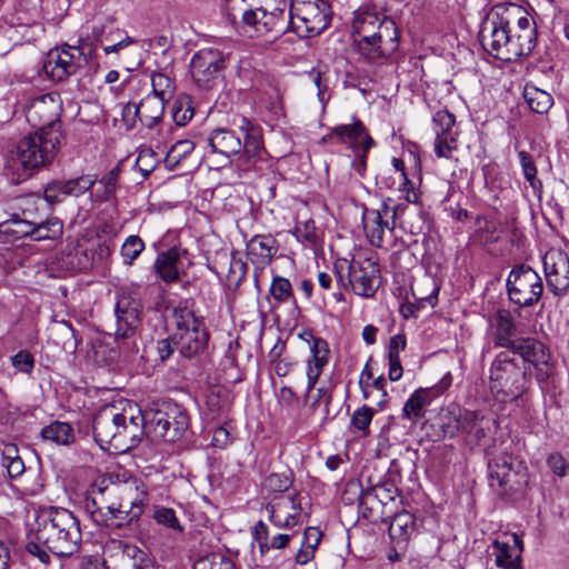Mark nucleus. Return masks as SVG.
I'll return each instance as SVG.
<instances>
[{
  "label": "nucleus",
  "instance_id": "f704fd0d",
  "mask_svg": "<svg viewBox=\"0 0 569 569\" xmlns=\"http://www.w3.org/2000/svg\"><path fill=\"white\" fill-rule=\"evenodd\" d=\"M491 423V419L477 411L466 409L462 417L461 436H465L468 442L480 443L487 437Z\"/></svg>",
  "mask_w": 569,
  "mask_h": 569
},
{
  "label": "nucleus",
  "instance_id": "c03bdc74",
  "mask_svg": "<svg viewBox=\"0 0 569 569\" xmlns=\"http://www.w3.org/2000/svg\"><path fill=\"white\" fill-rule=\"evenodd\" d=\"M411 292L421 305L426 302L435 307L438 301L439 287L433 279L426 277L411 287Z\"/></svg>",
  "mask_w": 569,
  "mask_h": 569
},
{
  "label": "nucleus",
  "instance_id": "dca6fc26",
  "mask_svg": "<svg viewBox=\"0 0 569 569\" xmlns=\"http://www.w3.org/2000/svg\"><path fill=\"white\" fill-rule=\"evenodd\" d=\"M60 102L58 97L48 93L36 98L26 110L28 122L38 128L37 132L49 136V132L60 131Z\"/></svg>",
  "mask_w": 569,
  "mask_h": 569
},
{
  "label": "nucleus",
  "instance_id": "e2e57ef3",
  "mask_svg": "<svg viewBox=\"0 0 569 569\" xmlns=\"http://www.w3.org/2000/svg\"><path fill=\"white\" fill-rule=\"evenodd\" d=\"M153 519L158 525L172 529L178 528V519L173 508L156 507L153 512Z\"/></svg>",
  "mask_w": 569,
  "mask_h": 569
},
{
  "label": "nucleus",
  "instance_id": "49530a36",
  "mask_svg": "<svg viewBox=\"0 0 569 569\" xmlns=\"http://www.w3.org/2000/svg\"><path fill=\"white\" fill-rule=\"evenodd\" d=\"M192 569H236V566L230 557L221 552H212L198 558Z\"/></svg>",
  "mask_w": 569,
  "mask_h": 569
},
{
  "label": "nucleus",
  "instance_id": "1a4fd4ad",
  "mask_svg": "<svg viewBox=\"0 0 569 569\" xmlns=\"http://www.w3.org/2000/svg\"><path fill=\"white\" fill-rule=\"evenodd\" d=\"M94 49L83 41L78 46L62 44L51 49L43 63V70L53 81H62L86 67Z\"/></svg>",
  "mask_w": 569,
  "mask_h": 569
},
{
  "label": "nucleus",
  "instance_id": "de8ad7c7",
  "mask_svg": "<svg viewBox=\"0 0 569 569\" xmlns=\"http://www.w3.org/2000/svg\"><path fill=\"white\" fill-rule=\"evenodd\" d=\"M142 561L141 552L136 547L127 546L114 557L112 569H148Z\"/></svg>",
  "mask_w": 569,
  "mask_h": 569
},
{
  "label": "nucleus",
  "instance_id": "9d476101",
  "mask_svg": "<svg viewBox=\"0 0 569 569\" xmlns=\"http://www.w3.org/2000/svg\"><path fill=\"white\" fill-rule=\"evenodd\" d=\"M490 486L500 495L521 491L528 483L525 463L508 452H502L488 462Z\"/></svg>",
  "mask_w": 569,
  "mask_h": 569
},
{
  "label": "nucleus",
  "instance_id": "ddd939ff",
  "mask_svg": "<svg viewBox=\"0 0 569 569\" xmlns=\"http://www.w3.org/2000/svg\"><path fill=\"white\" fill-rule=\"evenodd\" d=\"M310 351L311 358L308 360V388H307V402L312 409L323 405L325 419L329 416V406L332 400V393L329 388L320 387L317 389L316 395L312 396L311 391L315 388L325 366L329 360V346L328 342L319 337L310 335Z\"/></svg>",
  "mask_w": 569,
  "mask_h": 569
},
{
  "label": "nucleus",
  "instance_id": "13d9d810",
  "mask_svg": "<svg viewBox=\"0 0 569 569\" xmlns=\"http://www.w3.org/2000/svg\"><path fill=\"white\" fill-rule=\"evenodd\" d=\"M375 410L368 406H362L355 410L351 416V426L361 431L365 436L368 435V428L372 421Z\"/></svg>",
  "mask_w": 569,
  "mask_h": 569
},
{
  "label": "nucleus",
  "instance_id": "7c9ffc66",
  "mask_svg": "<svg viewBox=\"0 0 569 569\" xmlns=\"http://www.w3.org/2000/svg\"><path fill=\"white\" fill-rule=\"evenodd\" d=\"M466 409L459 405L451 403L446 408H442L438 416V438L440 439H453L461 436L462 430V417Z\"/></svg>",
  "mask_w": 569,
  "mask_h": 569
},
{
  "label": "nucleus",
  "instance_id": "a19ab883",
  "mask_svg": "<svg viewBox=\"0 0 569 569\" xmlns=\"http://www.w3.org/2000/svg\"><path fill=\"white\" fill-rule=\"evenodd\" d=\"M33 224V222L16 217L0 223V234L3 236L7 241L12 242L26 237L32 239Z\"/></svg>",
  "mask_w": 569,
  "mask_h": 569
},
{
  "label": "nucleus",
  "instance_id": "864d4df0",
  "mask_svg": "<svg viewBox=\"0 0 569 569\" xmlns=\"http://www.w3.org/2000/svg\"><path fill=\"white\" fill-rule=\"evenodd\" d=\"M518 158L526 180L533 189L540 188L541 181L537 178V168L532 156L527 151L520 150L518 152Z\"/></svg>",
  "mask_w": 569,
  "mask_h": 569
},
{
  "label": "nucleus",
  "instance_id": "5701e85b",
  "mask_svg": "<svg viewBox=\"0 0 569 569\" xmlns=\"http://www.w3.org/2000/svg\"><path fill=\"white\" fill-rule=\"evenodd\" d=\"M456 118L448 110H438L432 117V130L436 134L435 153L438 158L449 159L457 149L458 132Z\"/></svg>",
  "mask_w": 569,
  "mask_h": 569
},
{
  "label": "nucleus",
  "instance_id": "0eeeda50",
  "mask_svg": "<svg viewBox=\"0 0 569 569\" xmlns=\"http://www.w3.org/2000/svg\"><path fill=\"white\" fill-rule=\"evenodd\" d=\"M338 284L365 298L372 297L380 284L379 264L371 258H359L348 262L341 260L335 264Z\"/></svg>",
  "mask_w": 569,
  "mask_h": 569
},
{
  "label": "nucleus",
  "instance_id": "423d86ee",
  "mask_svg": "<svg viewBox=\"0 0 569 569\" xmlns=\"http://www.w3.org/2000/svg\"><path fill=\"white\" fill-rule=\"evenodd\" d=\"M489 379L490 390L501 396L502 401L519 399L528 391L531 382L527 369L506 351L493 359Z\"/></svg>",
  "mask_w": 569,
  "mask_h": 569
},
{
  "label": "nucleus",
  "instance_id": "c9c22d12",
  "mask_svg": "<svg viewBox=\"0 0 569 569\" xmlns=\"http://www.w3.org/2000/svg\"><path fill=\"white\" fill-rule=\"evenodd\" d=\"M415 530V516L406 510L396 513L389 525V536L397 545L406 543Z\"/></svg>",
  "mask_w": 569,
  "mask_h": 569
},
{
  "label": "nucleus",
  "instance_id": "20e7f679",
  "mask_svg": "<svg viewBox=\"0 0 569 569\" xmlns=\"http://www.w3.org/2000/svg\"><path fill=\"white\" fill-rule=\"evenodd\" d=\"M144 417L137 405L127 401L122 408L108 405L93 418L94 440L101 449L122 453L138 446L143 436Z\"/></svg>",
  "mask_w": 569,
  "mask_h": 569
},
{
  "label": "nucleus",
  "instance_id": "4d7b16f0",
  "mask_svg": "<svg viewBox=\"0 0 569 569\" xmlns=\"http://www.w3.org/2000/svg\"><path fill=\"white\" fill-rule=\"evenodd\" d=\"M64 182L67 187V193H69L70 197H79L93 187L96 179L92 176L87 174L74 179L64 180Z\"/></svg>",
  "mask_w": 569,
  "mask_h": 569
},
{
  "label": "nucleus",
  "instance_id": "7ed1b4c3",
  "mask_svg": "<svg viewBox=\"0 0 569 569\" xmlns=\"http://www.w3.org/2000/svg\"><path fill=\"white\" fill-rule=\"evenodd\" d=\"M79 520L64 508L50 507L34 515L29 525L26 551L42 563L50 562V553L59 557L72 556L81 545Z\"/></svg>",
  "mask_w": 569,
  "mask_h": 569
},
{
  "label": "nucleus",
  "instance_id": "393cba45",
  "mask_svg": "<svg viewBox=\"0 0 569 569\" xmlns=\"http://www.w3.org/2000/svg\"><path fill=\"white\" fill-rule=\"evenodd\" d=\"M284 20V11L277 9L268 12L262 8L247 10L242 14V22L256 36H266L270 32H280V24Z\"/></svg>",
  "mask_w": 569,
  "mask_h": 569
},
{
  "label": "nucleus",
  "instance_id": "3c124183",
  "mask_svg": "<svg viewBox=\"0 0 569 569\" xmlns=\"http://www.w3.org/2000/svg\"><path fill=\"white\" fill-rule=\"evenodd\" d=\"M144 250V242L139 236H129L122 247H121V257L123 260V263L126 264H132L133 261L141 254V252Z\"/></svg>",
  "mask_w": 569,
  "mask_h": 569
},
{
  "label": "nucleus",
  "instance_id": "39448f33",
  "mask_svg": "<svg viewBox=\"0 0 569 569\" xmlns=\"http://www.w3.org/2000/svg\"><path fill=\"white\" fill-rule=\"evenodd\" d=\"M355 46L370 63H381L398 49L399 33L395 21L375 7H361L352 22Z\"/></svg>",
  "mask_w": 569,
  "mask_h": 569
},
{
  "label": "nucleus",
  "instance_id": "473e14b6",
  "mask_svg": "<svg viewBox=\"0 0 569 569\" xmlns=\"http://www.w3.org/2000/svg\"><path fill=\"white\" fill-rule=\"evenodd\" d=\"M491 423V419L477 411L466 409L462 417L461 436H465L468 442L480 443L487 437Z\"/></svg>",
  "mask_w": 569,
  "mask_h": 569
},
{
  "label": "nucleus",
  "instance_id": "412c9836",
  "mask_svg": "<svg viewBox=\"0 0 569 569\" xmlns=\"http://www.w3.org/2000/svg\"><path fill=\"white\" fill-rule=\"evenodd\" d=\"M451 381V375L447 373L438 385L415 390L403 405L402 418L413 423L423 418L426 408L450 387Z\"/></svg>",
  "mask_w": 569,
  "mask_h": 569
},
{
  "label": "nucleus",
  "instance_id": "e433bc0d",
  "mask_svg": "<svg viewBox=\"0 0 569 569\" xmlns=\"http://www.w3.org/2000/svg\"><path fill=\"white\" fill-rule=\"evenodd\" d=\"M240 129L244 133L242 141L243 156L240 160L246 157L247 161L251 163L254 158L260 157L263 150L261 131L247 119L242 120Z\"/></svg>",
  "mask_w": 569,
  "mask_h": 569
},
{
  "label": "nucleus",
  "instance_id": "ea45409f",
  "mask_svg": "<svg viewBox=\"0 0 569 569\" xmlns=\"http://www.w3.org/2000/svg\"><path fill=\"white\" fill-rule=\"evenodd\" d=\"M348 491H358L359 508L362 509L366 518H375L379 511L381 503L378 502V493L376 492L375 486L367 489L360 488L357 482H349L347 485Z\"/></svg>",
  "mask_w": 569,
  "mask_h": 569
},
{
  "label": "nucleus",
  "instance_id": "bf43d9fd",
  "mask_svg": "<svg viewBox=\"0 0 569 569\" xmlns=\"http://www.w3.org/2000/svg\"><path fill=\"white\" fill-rule=\"evenodd\" d=\"M292 485V479L289 473H271L266 477L263 487L270 492L287 491Z\"/></svg>",
  "mask_w": 569,
  "mask_h": 569
},
{
  "label": "nucleus",
  "instance_id": "58836bf2",
  "mask_svg": "<svg viewBox=\"0 0 569 569\" xmlns=\"http://www.w3.org/2000/svg\"><path fill=\"white\" fill-rule=\"evenodd\" d=\"M322 532L317 527H308L303 531L300 549L296 555L298 565H307L315 558V552L321 541Z\"/></svg>",
  "mask_w": 569,
  "mask_h": 569
},
{
  "label": "nucleus",
  "instance_id": "603ef678",
  "mask_svg": "<svg viewBox=\"0 0 569 569\" xmlns=\"http://www.w3.org/2000/svg\"><path fill=\"white\" fill-rule=\"evenodd\" d=\"M152 93H157L163 98L164 101H170L174 98L176 84L166 74L158 73L151 79Z\"/></svg>",
  "mask_w": 569,
  "mask_h": 569
},
{
  "label": "nucleus",
  "instance_id": "2f4dec72",
  "mask_svg": "<svg viewBox=\"0 0 569 569\" xmlns=\"http://www.w3.org/2000/svg\"><path fill=\"white\" fill-rule=\"evenodd\" d=\"M212 151L229 158L237 154L242 149V140L234 131L218 128L213 130L208 138Z\"/></svg>",
  "mask_w": 569,
  "mask_h": 569
},
{
  "label": "nucleus",
  "instance_id": "774afa93",
  "mask_svg": "<svg viewBox=\"0 0 569 569\" xmlns=\"http://www.w3.org/2000/svg\"><path fill=\"white\" fill-rule=\"evenodd\" d=\"M375 488L376 492L378 493V502L381 503V507L386 506L390 501H393L398 496V489L393 483H378L375 486Z\"/></svg>",
  "mask_w": 569,
  "mask_h": 569
},
{
  "label": "nucleus",
  "instance_id": "37998d69",
  "mask_svg": "<svg viewBox=\"0 0 569 569\" xmlns=\"http://www.w3.org/2000/svg\"><path fill=\"white\" fill-rule=\"evenodd\" d=\"M525 99L530 109L536 113H547L553 104L551 94L536 87L525 88Z\"/></svg>",
  "mask_w": 569,
  "mask_h": 569
},
{
  "label": "nucleus",
  "instance_id": "69168bd1",
  "mask_svg": "<svg viewBox=\"0 0 569 569\" xmlns=\"http://www.w3.org/2000/svg\"><path fill=\"white\" fill-rule=\"evenodd\" d=\"M113 21L111 19H107L106 21H97L92 26V37L97 42L103 44L104 42L112 41V32L107 29H111Z\"/></svg>",
  "mask_w": 569,
  "mask_h": 569
},
{
  "label": "nucleus",
  "instance_id": "b1692460",
  "mask_svg": "<svg viewBox=\"0 0 569 569\" xmlns=\"http://www.w3.org/2000/svg\"><path fill=\"white\" fill-rule=\"evenodd\" d=\"M272 527L291 530L300 522L301 505L293 495L278 496L266 507Z\"/></svg>",
  "mask_w": 569,
  "mask_h": 569
},
{
  "label": "nucleus",
  "instance_id": "cd10ccee",
  "mask_svg": "<svg viewBox=\"0 0 569 569\" xmlns=\"http://www.w3.org/2000/svg\"><path fill=\"white\" fill-rule=\"evenodd\" d=\"M278 242L271 234H256L247 243V254L256 270H263L278 252Z\"/></svg>",
  "mask_w": 569,
  "mask_h": 569
},
{
  "label": "nucleus",
  "instance_id": "6ab92c4d",
  "mask_svg": "<svg viewBox=\"0 0 569 569\" xmlns=\"http://www.w3.org/2000/svg\"><path fill=\"white\" fill-rule=\"evenodd\" d=\"M229 53L208 48L193 54L190 62V74L198 86H206L214 79L224 68Z\"/></svg>",
  "mask_w": 569,
  "mask_h": 569
},
{
  "label": "nucleus",
  "instance_id": "c85d7f7f",
  "mask_svg": "<svg viewBox=\"0 0 569 569\" xmlns=\"http://www.w3.org/2000/svg\"><path fill=\"white\" fill-rule=\"evenodd\" d=\"M169 236H166L159 242V253L154 261V271L160 280L170 283L178 280V248L169 244Z\"/></svg>",
  "mask_w": 569,
  "mask_h": 569
},
{
  "label": "nucleus",
  "instance_id": "6e6d98bb",
  "mask_svg": "<svg viewBox=\"0 0 569 569\" xmlns=\"http://www.w3.org/2000/svg\"><path fill=\"white\" fill-rule=\"evenodd\" d=\"M70 4V0H46V14L57 24L68 14Z\"/></svg>",
  "mask_w": 569,
  "mask_h": 569
},
{
  "label": "nucleus",
  "instance_id": "f8f14e48",
  "mask_svg": "<svg viewBox=\"0 0 569 569\" xmlns=\"http://www.w3.org/2000/svg\"><path fill=\"white\" fill-rule=\"evenodd\" d=\"M208 340L202 316L197 315L193 300L186 299L184 306H180V355L186 358L202 355Z\"/></svg>",
  "mask_w": 569,
  "mask_h": 569
},
{
  "label": "nucleus",
  "instance_id": "09e8293b",
  "mask_svg": "<svg viewBox=\"0 0 569 569\" xmlns=\"http://www.w3.org/2000/svg\"><path fill=\"white\" fill-rule=\"evenodd\" d=\"M296 238L309 246H317L320 241V232L312 219L298 220L293 231Z\"/></svg>",
  "mask_w": 569,
  "mask_h": 569
},
{
  "label": "nucleus",
  "instance_id": "8fccbe9b",
  "mask_svg": "<svg viewBox=\"0 0 569 569\" xmlns=\"http://www.w3.org/2000/svg\"><path fill=\"white\" fill-rule=\"evenodd\" d=\"M270 295L277 303H287L293 300V290L287 278L274 276L270 286Z\"/></svg>",
  "mask_w": 569,
  "mask_h": 569
},
{
  "label": "nucleus",
  "instance_id": "5fc2aeb1",
  "mask_svg": "<svg viewBox=\"0 0 569 569\" xmlns=\"http://www.w3.org/2000/svg\"><path fill=\"white\" fill-rule=\"evenodd\" d=\"M248 271L247 262L242 258L234 254L230 262V269L228 274L229 287L238 289L241 282L244 280Z\"/></svg>",
  "mask_w": 569,
  "mask_h": 569
},
{
  "label": "nucleus",
  "instance_id": "a878e982",
  "mask_svg": "<svg viewBox=\"0 0 569 569\" xmlns=\"http://www.w3.org/2000/svg\"><path fill=\"white\" fill-rule=\"evenodd\" d=\"M505 540L496 539L492 542L496 565L500 569H522L521 552L522 540L517 533L503 535Z\"/></svg>",
  "mask_w": 569,
  "mask_h": 569
},
{
  "label": "nucleus",
  "instance_id": "338daca9",
  "mask_svg": "<svg viewBox=\"0 0 569 569\" xmlns=\"http://www.w3.org/2000/svg\"><path fill=\"white\" fill-rule=\"evenodd\" d=\"M547 465L556 476L560 478L569 476V463L560 453L550 455Z\"/></svg>",
  "mask_w": 569,
  "mask_h": 569
},
{
  "label": "nucleus",
  "instance_id": "6e6552de",
  "mask_svg": "<svg viewBox=\"0 0 569 569\" xmlns=\"http://www.w3.org/2000/svg\"><path fill=\"white\" fill-rule=\"evenodd\" d=\"M331 7L327 0H292L290 29L301 38H312L327 29Z\"/></svg>",
  "mask_w": 569,
  "mask_h": 569
},
{
  "label": "nucleus",
  "instance_id": "a211bd4d",
  "mask_svg": "<svg viewBox=\"0 0 569 569\" xmlns=\"http://www.w3.org/2000/svg\"><path fill=\"white\" fill-rule=\"evenodd\" d=\"M164 102L163 98L150 91L139 103L129 101L122 108V122L131 128L138 118L143 126L152 128L163 114Z\"/></svg>",
  "mask_w": 569,
  "mask_h": 569
},
{
  "label": "nucleus",
  "instance_id": "f257e3e1",
  "mask_svg": "<svg viewBox=\"0 0 569 569\" xmlns=\"http://www.w3.org/2000/svg\"><path fill=\"white\" fill-rule=\"evenodd\" d=\"M479 37L485 51L507 62L529 56L537 42L533 20L521 6L512 2L493 6Z\"/></svg>",
  "mask_w": 569,
  "mask_h": 569
},
{
  "label": "nucleus",
  "instance_id": "052dcab7",
  "mask_svg": "<svg viewBox=\"0 0 569 569\" xmlns=\"http://www.w3.org/2000/svg\"><path fill=\"white\" fill-rule=\"evenodd\" d=\"M43 194L46 201L50 204L61 202L66 197H70L69 193H67L64 180L49 183L46 187Z\"/></svg>",
  "mask_w": 569,
  "mask_h": 569
},
{
  "label": "nucleus",
  "instance_id": "9b49d317",
  "mask_svg": "<svg viewBox=\"0 0 569 569\" xmlns=\"http://www.w3.org/2000/svg\"><path fill=\"white\" fill-rule=\"evenodd\" d=\"M60 139L61 132L56 130L49 136L37 131L28 134L18 143L14 160L26 170L46 166L56 157Z\"/></svg>",
  "mask_w": 569,
  "mask_h": 569
},
{
  "label": "nucleus",
  "instance_id": "f03ea898",
  "mask_svg": "<svg viewBox=\"0 0 569 569\" xmlns=\"http://www.w3.org/2000/svg\"><path fill=\"white\" fill-rule=\"evenodd\" d=\"M97 496L87 501L92 520L107 527H122L138 519L148 500L144 483L134 477L114 481L113 475L93 486Z\"/></svg>",
  "mask_w": 569,
  "mask_h": 569
},
{
  "label": "nucleus",
  "instance_id": "2eb2a0df",
  "mask_svg": "<svg viewBox=\"0 0 569 569\" xmlns=\"http://www.w3.org/2000/svg\"><path fill=\"white\" fill-rule=\"evenodd\" d=\"M511 351L519 355L523 362L532 366L535 378L539 385L548 383L553 378L556 363L549 348L538 339L531 337L517 338Z\"/></svg>",
  "mask_w": 569,
  "mask_h": 569
},
{
  "label": "nucleus",
  "instance_id": "79ce46f5",
  "mask_svg": "<svg viewBox=\"0 0 569 569\" xmlns=\"http://www.w3.org/2000/svg\"><path fill=\"white\" fill-rule=\"evenodd\" d=\"M44 440L56 442L58 445H70L74 440L72 427L67 422H53L44 427L41 431Z\"/></svg>",
  "mask_w": 569,
  "mask_h": 569
},
{
  "label": "nucleus",
  "instance_id": "aec40b11",
  "mask_svg": "<svg viewBox=\"0 0 569 569\" xmlns=\"http://www.w3.org/2000/svg\"><path fill=\"white\" fill-rule=\"evenodd\" d=\"M397 220V208H390L389 201H383L380 209H366L362 217L363 229L369 242L381 247L385 231H392Z\"/></svg>",
  "mask_w": 569,
  "mask_h": 569
},
{
  "label": "nucleus",
  "instance_id": "4468645a",
  "mask_svg": "<svg viewBox=\"0 0 569 569\" xmlns=\"http://www.w3.org/2000/svg\"><path fill=\"white\" fill-rule=\"evenodd\" d=\"M507 291L513 303L520 307H531L542 296V279L531 267L518 264L512 268L507 278Z\"/></svg>",
  "mask_w": 569,
  "mask_h": 569
},
{
  "label": "nucleus",
  "instance_id": "680f3d73",
  "mask_svg": "<svg viewBox=\"0 0 569 569\" xmlns=\"http://www.w3.org/2000/svg\"><path fill=\"white\" fill-rule=\"evenodd\" d=\"M156 164V153L151 149L140 150L134 166L142 173V176H148L154 169Z\"/></svg>",
  "mask_w": 569,
  "mask_h": 569
},
{
  "label": "nucleus",
  "instance_id": "0e129e2a",
  "mask_svg": "<svg viewBox=\"0 0 569 569\" xmlns=\"http://www.w3.org/2000/svg\"><path fill=\"white\" fill-rule=\"evenodd\" d=\"M11 363L17 370L30 373L34 367V358L29 351L21 350L11 358Z\"/></svg>",
  "mask_w": 569,
  "mask_h": 569
},
{
  "label": "nucleus",
  "instance_id": "f3484780",
  "mask_svg": "<svg viewBox=\"0 0 569 569\" xmlns=\"http://www.w3.org/2000/svg\"><path fill=\"white\" fill-rule=\"evenodd\" d=\"M333 133L339 137V142L348 143L353 150L356 159L352 163L356 170L362 174L366 169L367 152L375 146V141L367 132L363 123L356 119L351 124L336 126Z\"/></svg>",
  "mask_w": 569,
  "mask_h": 569
},
{
  "label": "nucleus",
  "instance_id": "c756f323",
  "mask_svg": "<svg viewBox=\"0 0 569 569\" xmlns=\"http://www.w3.org/2000/svg\"><path fill=\"white\" fill-rule=\"evenodd\" d=\"M277 528H269L263 521H258L253 528L252 537L258 543L261 555L270 549H283L295 537L293 532H278Z\"/></svg>",
  "mask_w": 569,
  "mask_h": 569
},
{
  "label": "nucleus",
  "instance_id": "4c0bfd02",
  "mask_svg": "<svg viewBox=\"0 0 569 569\" xmlns=\"http://www.w3.org/2000/svg\"><path fill=\"white\" fill-rule=\"evenodd\" d=\"M495 345L511 350L516 345V323L508 311H499L496 317Z\"/></svg>",
  "mask_w": 569,
  "mask_h": 569
},
{
  "label": "nucleus",
  "instance_id": "4be33fe9",
  "mask_svg": "<svg viewBox=\"0 0 569 569\" xmlns=\"http://www.w3.org/2000/svg\"><path fill=\"white\" fill-rule=\"evenodd\" d=\"M547 288L555 296H562L569 289V257L561 250H550L543 257Z\"/></svg>",
  "mask_w": 569,
  "mask_h": 569
},
{
  "label": "nucleus",
  "instance_id": "bb28decb",
  "mask_svg": "<svg viewBox=\"0 0 569 569\" xmlns=\"http://www.w3.org/2000/svg\"><path fill=\"white\" fill-rule=\"evenodd\" d=\"M117 335L123 338L131 335L138 327L140 319V303L127 293L118 295L116 308Z\"/></svg>",
  "mask_w": 569,
  "mask_h": 569
},
{
  "label": "nucleus",
  "instance_id": "a18cd8bd",
  "mask_svg": "<svg viewBox=\"0 0 569 569\" xmlns=\"http://www.w3.org/2000/svg\"><path fill=\"white\" fill-rule=\"evenodd\" d=\"M63 233V224L57 219H48L40 223L33 224L32 240H57Z\"/></svg>",
  "mask_w": 569,
  "mask_h": 569
},
{
  "label": "nucleus",
  "instance_id": "72a5a7b5",
  "mask_svg": "<svg viewBox=\"0 0 569 569\" xmlns=\"http://www.w3.org/2000/svg\"><path fill=\"white\" fill-rule=\"evenodd\" d=\"M491 423V419L477 411L466 409L462 417L461 436H465L468 442L480 443L487 437Z\"/></svg>",
  "mask_w": 569,
  "mask_h": 569
}]
</instances>
